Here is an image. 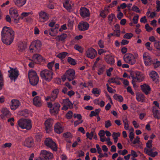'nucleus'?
I'll list each match as a JSON object with an SVG mask.
<instances>
[{
	"mask_svg": "<svg viewBox=\"0 0 160 160\" xmlns=\"http://www.w3.org/2000/svg\"><path fill=\"white\" fill-rule=\"evenodd\" d=\"M2 41L7 45H10L13 41L14 32L10 27H4L1 32Z\"/></svg>",
	"mask_w": 160,
	"mask_h": 160,
	"instance_id": "obj_1",
	"label": "nucleus"
},
{
	"mask_svg": "<svg viewBox=\"0 0 160 160\" xmlns=\"http://www.w3.org/2000/svg\"><path fill=\"white\" fill-rule=\"evenodd\" d=\"M54 74L52 70H43L40 72V76L42 79L47 82H50L53 78Z\"/></svg>",
	"mask_w": 160,
	"mask_h": 160,
	"instance_id": "obj_2",
	"label": "nucleus"
},
{
	"mask_svg": "<svg viewBox=\"0 0 160 160\" xmlns=\"http://www.w3.org/2000/svg\"><path fill=\"white\" fill-rule=\"evenodd\" d=\"M138 57V55L137 53L134 55L131 53H128L123 56V59L125 62L131 65H133L135 63L136 59Z\"/></svg>",
	"mask_w": 160,
	"mask_h": 160,
	"instance_id": "obj_3",
	"label": "nucleus"
},
{
	"mask_svg": "<svg viewBox=\"0 0 160 160\" xmlns=\"http://www.w3.org/2000/svg\"><path fill=\"white\" fill-rule=\"evenodd\" d=\"M19 126L22 129L30 130L32 128L31 121L28 119H22L18 121Z\"/></svg>",
	"mask_w": 160,
	"mask_h": 160,
	"instance_id": "obj_4",
	"label": "nucleus"
},
{
	"mask_svg": "<svg viewBox=\"0 0 160 160\" xmlns=\"http://www.w3.org/2000/svg\"><path fill=\"white\" fill-rule=\"evenodd\" d=\"M28 76L31 85L34 86L38 84L39 78L35 71L32 70L29 71Z\"/></svg>",
	"mask_w": 160,
	"mask_h": 160,
	"instance_id": "obj_5",
	"label": "nucleus"
},
{
	"mask_svg": "<svg viewBox=\"0 0 160 160\" xmlns=\"http://www.w3.org/2000/svg\"><path fill=\"white\" fill-rule=\"evenodd\" d=\"M41 43L39 40L34 41L31 43L30 46V52H38L41 49Z\"/></svg>",
	"mask_w": 160,
	"mask_h": 160,
	"instance_id": "obj_6",
	"label": "nucleus"
},
{
	"mask_svg": "<svg viewBox=\"0 0 160 160\" xmlns=\"http://www.w3.org/2000/svg\"><path fill=\"white\" fill-rule=\"evenodd\" d=\"M48 107L50 108V111L51 114L56 115L57 114L59 110L60 105L58 103H55L53 104L50 102L47 103Z\"/></svg>",
	"mask_w": 160,
	"mask_h": 160,
	"instance_id": "obj_7",
	"label": "nucleus"
},
{
	"mask_svg": "<svg viewBox=\"0 0 160 160\" xmlns=\"http://www.w3.org/2000/svg\"><path fill=\"white\" fill-rule=\"evenodd\" d=\"M97 54L96 50L91 47L88 48L85 51V54L86 57L91 59H94Z\"/></svg>",
	"mask_w": 160,
	"mask_h": 160,
	"instance_id": "obj_8",
	"label": "nucleus"
},
{
	"mask_svg": "<svg viewBox=\"0 0 160 160\" xmlns=\"http://www.w3.org/2000/svg\"><path fill=\"white\" fill-rule=\"evenodd\" d=\"M135 77L132 76V83L133 85L135 84L136 82H141L143 81L144 78V75L139 72H137L135 73Z\"/></svg>",
	"mask_w": 160,
	"mask_h": 160,
	"instance_id": "obj_9",
	"label": "nucleus"
},
{
	"mask_svg": "<svg viewBox=\"0 0 160 160\" xmlns=\"http://www.w3.org/2000/svg\"><path fill=\"white\" fill-rule=\"evenodd\" d=\"M9 73V77L11 80L15 81L18 77L19 73L17 69L10 68V70L8 71Z\"/></svg>",
	"mask_w": 160,
	"mask_h": 160,
	"instance_id": "obj_10",
	"label": "nucleus"
},
{
	"mask_svg": "<svg viewBox=\"0 0 160 160\" xmlns=\"http://www.w3.org/2000/svg\"><path fill=\"white\" fill-rule=\"evenodd\" d=\"M45 145L47 147H50L54 151L57 150V147L56 143L50 138H47L45 141Z\"/></svg>",
	"mask_w": 160,
	"mask_h": 160,
	"instance_id": "obj_11",
	"label": "nucleus"
},
{
	"mask_svg": "<svg viewBox=\"0 0 160 160\" xmlns=\"http://www.w3.org/2000/svg\"><path fill=\"white\" fill-rule=\"evenodd\" d=\"M75 72L73 69H69L67 70L65 74V76L69 81L74 79L75 78Z\"/></svg>",
	"mask_w": 160,
	"mask_h": 160,
	"instance_id": "obj_12",
	"label": "nucleus"
},
{
	"mask_svg": "<svg viewBox=\"0 0 160 160\" xmlns=\"http://www.w3.org/2000/svg\"><path fill=\"white\" fill-rule=\"evenodd\" d=\"M40 155L44 158V160H52L53 157V154L49 151L46 150L41 151Z\"/></svg>",
	"mask_w": 160,
	"mask_h": 160,
	"instance_id": "obj_13",
	"label": "nucleus"
},
{
	"mask_svg": "<svg viewBox=\"0 0 160 160\" xmlns=\"http://www.w3.org/2000/svg\"><path fill=\"white\" fill-rule=\"evenodd\" d=\"M143 59L144 63L146 66H148L151 64L152 60L150 54L148 52H145L143 54Z\"/></svg>",
	"mask_w": 160,
	"mask_h": 160,
	"instance_id": "obj_14",
	"label": "nucleus"
},
{
	"mask_svg": "<svg viewBox=\"0 0 160 160\" xmlns=\"http://www.w3.org/2000/svg\"><path fill=\"white\" fill-rule=\"evenodd\" d=\"M23 144L28 148H31L34 146L33 140L31 137L26 138L23 143Z\"/></svg>",
	"mask_w": 160,
	"mask_h": 160,
	"instance_id": "obj_15",
	"label": "nucleus"
},
{
	"mask_svg": "<svg viewBox=\"0 0 160 160\" xmlns=\"http://www.w3.org/2000/svg\"><path fill=\"white\" fill-rule=\"evenodd\" d=\"M39 21L41 22H44L49 18L48 15L46 12L41 11L39 13Z\"/></svg>",
	"mask_w": 160,
	"mask_h": 160,
	"instance_id": "obj_16",
	"label": "nucleus"
},
{
	"mask_svg": "<svg viewBox=\"0 0 160 160\" xmlns=\"http://www.w3.org/2000/svg\"><path fill=\"white\" fill-rule=\"evenodd\" d=\"M156 148L154 147L148 149H144V152L149 156L152 157H154L157 155L158 153L156 151H154Z\"/></svg>",
	"mask_w": 160,
	"mask_h": 160,
	"instance_id": "obj_17",
	"label": "nucleus"
},
{
	"mask_svg": "<svg viewBox=\"0 0 160 160\" xmlns=\"http://www.w3.org/2000/svg\"><path fill=\"white\" fill-rule=\"evenodd\" d=\"M33 103L36 107H40L42 105L43 102L40 97L37 96L33 98Z\"/></svg>",
	"mask_w": 160,
	"mask_h": 160,
	"instance_id": "obj_18",
	"label": "nucleus"
},
{
	"mask_svg": "<svg viewBox=\"0 0 160 160\" xmlns=\"http://www.w3.org/2000/svg\"><path fill=\"white\" fill-rule=\"evenodd\" d=\"M53 122V119L51 118L48 119L45 121V125L47 132H49L51 131Z\"/></svg>",
	"mask_w": 160,
	"mask_h": 160,
	"instance_id": "obj_19",
	"label": "nucleus"
},
{
	"mask_svg": "<svg viewBox=\"0 0 160 160\" xmlns=\"http://www.w3.org/2000/svg\"><path fill=\"white\" fill-rule=\"evenodd\" d=\"M63 127L59 122L56 123L54 126V129L55 132L58 134H60L63 131Z\"/></svg>",
	"mask_w": 160,
	"mask_h": 160,
	"instance_id": "obj_20",
	"label": "nucleus"
},
{
	"mask_svg": "<svg viewBox=\"0 0 160 160\" xmlns=\"http://www.w3.org/2000/svg\"><path fill=\"white\" fill-rule=\"evenodd\" d=\"M80 14L83 18L88 17L90 15L89 10L86 8H82L80 10Z\"/></svg>",
	"mask_w": 160,
	"mask_h": 160,
	"instance_id": "obj_21",
	"label": "nucleus"
},
{
	"mask_svg": "<svg viewBox=\"0 0 160 160\" xmlns=\"http://www.w3.org/2000/svg\"><path fill=\"white\" fill-rule=\"evenodd\" d=\"M11 102L10 108L12 110H15L20 105L19 101L16 99L12 100Z\"/></svg>",
	"mask_w": 160,
	"mask_h": 160,
	"instance_id": "obj_22",
	"label": "nucleus"
},
{
	"mask_svg": "<svg viewBox=\"0 0 160 160\" xmlns=\"http://www.w3.org/2000/svg\"><path fill=\"white\" fill-rule=\"evenodd\" d=\"M89 27V24L86 22H81L78 26L79 29L81 31L87 30Z\"/></svg>",
	"mask_w": 160,
	"mask_h": 160,
	"instance_id": "obj_23",
	"label": "nucleus"
},
{
	"mask_svg": "<svg viewBox=\"0 0 160 160\" xmlns=\"http://www.w3.org/2000/svg\"><path fill=\"white\" fill-rule=\"evenodd\" d=\"M105 61L109 64L112 65L115 63L114 57L110 54L106 55L105 57Z\"/></svg>",
	"mask_w": 160,
	"mask_h": 160,
	"instance_id": "obj_24",
	"label": "nucleus"
},
{
	"mask_svg": "<svg viewBox=\"0 0 160 160\" xmlns=\"http://www.w3.org/2000/svg\"><path fill=\"white\" fill-rule=\"evenodd\" d=\"M73 5L71 0H64L63 1V7L69 11H70L72 9Z\"/></svg>",
	"mask_w": 160,
	"mask_h": 160,
	"instance_id": "obj_25",
	"label": "nucleus"
},
{
	"mask_svg": "<svg viewBox=\"0 0 160 160\" xmlns=\"http://www.w3.org/2000/svg\"><path fill=\"white\" fill-rule=\"evenodd\" d=\"M141 87L142 91L146 95L149 93L151 90L149 86L146 84L141 85Z\"/></svg>",
	"mask_w": 160,
	"mask_h": 160,
	"instance_id": "obj_26",
	"label": "nucleus"
},
{
	"mask_svg": "<svg viewBox=\"0 0 160 160\" xmlns=\"http://www.w3.org/2000/svg\"><path fill=\"white\" fill-rule=\"evenodd\" d=\"M59 27V26L58 24L55 25L49 31L50 35L53 36H56L58 34V29Z\"/></svg>",
	"mask_w": 160,
	"mask_h": 160,
	"instance_id": "obj_27",
	"label": "nucleus"
},
{
	"mask_svg": "<svg viewBox=\"0 0 160 160\" xmlns=\"http://www.w3.org/2000/svg\"><path fill=\"white\" fill-rule=\"evenodd\" d=\"M9 13L12 18L18 17V15L17 9L15 7H12L10 8Z\"/></svg>",
	"mask_w": 160,
	"mask_h": 160,
	"instance_id": "obj_28",
	"label": "nucleus"
},
{
	"mask_svg": "<svg viewBox=\"0 0 160 160\" xmlns=\"http://www.w3.org/2000/svg\"><path fill=\"white\" fill-rule=\"evenodd\" d=\"M33 61L35 62L36 63H39L42 62L43 58L39 54H35L32 57Z\"/></svg>",
	"mask_w": 160,
	"mask_h": 160,
	"instance_id": "obj_29",
	"label": "nucleus"
},
{
	"mask_svg": "<svg viewBox=\"0 0 160 160\" xmlns=\"http://www.w3.org/2000/svg\"><path fill=\"white\" fill-rule=\"evenodd\" d=\"M149 76L153 81L156 82H158L159 77L156 72L154 71H151L149 73Z\"/></svg>",
	"mask_w": 160,
	"mask_h": 160,
	"instance_id": "obj_30",
	"label": "nucleus"
},
{
	"mask_svg": "<svg viewBox=\"0 0 160 160\" xmlns=\"http://www.w3.org/2000/svg\"><path fill=\"white\" fill-rule=\"evenodd\" d=\"M136 99L138 102H143L145 101V96L143 94L138 92L136 94Z\"/></svg>",
	"mask_w": 160,
	"mask_h": 160,
	"instance_id": "obj_31",
	"label": "nucleus"
},
{
	"mask_svg": "<svg viewBox=\"0 0 160 160\" xmlns=\"http://www.w3.org/2000/svg\"><path fill=\"white\" fill-rule=\"evenodd\" d=\"M59 93L58 89H55L53 90L50 95L51 97V101H54L57 98Z\"/></svg>",
	"mask_w": 160,
	"mask_h": 160,
	"instance_id": "obj_32",
	"label": "nucleus"
},
{
	"mask_svg": "<svg viewBox=\"0 0 160 160\" xmlns=\"http://www.w3.org/2000/svg\"><path fill=\"white\" fill-rule=\"evenodd\" d=\"M152 111L154 117L158 119H160V108L157 109L153 108Z\"/></svg>",
	"mask_w": 160,
	"mask_h": 160,
	"instance_id": "obj_33",
	"label": "nucleus"
},
{
	"mask_svg": "<svg viewBox=\"0 0 160 160\" xmlns=\"http://www.w3.org/2000/svg\"><path fill=\"white\" fill-rule=\"evenodd\" d=\"M27 0H14L15 4L18 7L20 8L24 5Z\"/></svg>",
	"mask_w": 160,
	"mask_h": 160,
	"instance_id": "obj_34",
	"label": "nucleus"
},
{
	"mask_svg": "<svg viewBox=\"0 0 160 160\" xmlns=\"http://www.w3.org/2000/svg\"><path fill=\"white\" fill-rule=\"evenodd\" d=\"M116 17L115 15L113 14L109 15L108 16V22L111 25L114 24L116 21Z\"/></svg>",
	"mask_w": 160,
	"mask_h": 160,
	"instance_id": "obj_35",
	"label": "nucleus"
},
{
	"mask_svg": "<svg viewBox=\"0 0 160 160\" xmlns=\"http://www.w3.org/2000/svg\"><path fill=\"white\" fill-rule=\"evenodd\" d=\"M146 15L148 17L153 18L156 17V13L155 12H151L150 9H148Z\"/></svg>",
	"mask_w": 160,
	"mask_h": 160,
	"instance_id": "obj_36",
	"label": "nucleus"
},
{
	"mask_svg": "<svg viewBox=\"0 0 160 160\" xmlns=\"http://www.w3.org/2000/svg\"><path fill=\"white\" fill-rule=\"evenodd\" d=\"M62 103L64 104V105L68 106L70 108H71L72 107V104L70 102L68 99L63 100Z\"/></svg>",
	"mask_w": 160,
	"mask_h": 160,
	"instance_id": "obj_37",
	"label": "nucleus"
},
{
	"mask_svg": "<svg viewBox=\"0 0 160 160\" xmlns=\"http://www.w3.org/2000/svg\"><path fill=\"white\" fill-rule=\"evenodd\" d=\"M68 54V53L67 52H64L58 53L56 55V57L62 59L65 58Z\"/></svg>",
	"mask_w": 160,
	"mask_h": 160,
	"instance_id": "obj_38",
	"label": "nucleus"
},
{
	"mask_svg": "<svg viewBox=\"0 0 160 160\" xmlns=\"http://www.w3.org/2000/svg\"><path fill=\"white\" fill-rule=\"evenodd\" d=\"M92 92L96 96L98 97L100 94L101 91L98 88H94L92 89Z\"/></svg>",
	"mask_w": 160,
	"mask_h": 160,
	"instance_id": "obj_39",
	"label": "nucleus"
},
{
	"mask_svg": "<svg viewBox=\"0 0 160 160\" xmlns=\"http://www.w3.org/2000/svg\"><path fill=\"white\" fill-rule=\"evenodd\" d=\"M120 134L119 132H113L112 136L113 138L114 141L115 143H116L118 141V137L120 136Z\"/></svg>",
	"mask_w": 160,
	"mask_h": 160,
	"instance_id": "obj_40",
	"label": "nucleus"
},
{
	"mask_svg": "<svg viewBox=\"0 0 160 160\" xmlns=\"http://www.w3.org/2000/svg\"><path fill=\"white\" fill-rule=\"evenodd\" d=\"M113 97L115 99L118 100L120 102H122L123 101V98L120 95L115 94L113 96Z\"/></svg>",
	"mask_w": 160,
	"mask_h": 160,
	"instance_id": "obj_41",
	"label": "nucleus"
},
{
	"mask_svg": "<svg viewBox=\"0 0 160 160\" xmlns=\"http://www.w3.org/2000/svg\"><path fill=\"white\" fill-rule=\"evenodd\" d=\"M129 137L131 141H132L134 138V129L132 128H131L129 130Z\"/></svg>",
	"mask_w": 160,
	"mask_h": 160,
	"instance_id": "obj_42",
	"label": "nucleus"
},
{
	"mask_svg": "<svg viewBox=\"0 0 160 160\" xmlns=\"http://www.w3.org/2000/svg\"><path fill=\"white\" fill-rule=\"evenodd\" d=\"M1 112L4 115L6 116L10 114L8 109L5 108H3L2 109Z\"/></svg>",
	"mask_w": 160,
	"mask_h": 160,
	"instance_id": "obj_43",
	"label": "nucleus"
},
{
	"mask_svg": "<svg viewBox=\"0 0 160 160\" xmlns=\"http://www.w3.org/2000/svg\"><path fill=\"white\" fill-rule=\"evenodd\" d=\"M98 135L100 137V141L102 142H104V140L102 139V138L104 137V136H105V131L102 130H101L99 132Z\"/></svg>",
	"mask_w": 160,
	"mask_h": 160,
	"instance_id": "obj_44",
	"label": "nucleus"
},
{
	"mask_svg": "<svg viewBox=\"0 0 160 160\" xmlns=\"http://www.w3.org/2000/svg\"><path fill=\"white\" fill-rule=\"evenodd\" d=\"M74 48L80 53H82L83 52V48L78 45H75L74 46Z\"/></svg>",
	"mask_w": 160,
	"mask_h": 160,
	"instance_id": "obj_45",
	"label": "nucleus"
},
{
	"mask_svg": "<svg viewBox=\"0 0 160 160\" xmlns=\"http://www.w3.org/2000/svg\"><path fill=\"white\" fill-rule=\"evenodd\" d=\"M63 137L66 138H70L72 137V134L69 132L64 133L63 134Z\"/></svg>",
	"mask_w": 160,
	"mask_h": 160,
	"instance_id": "obj_46",
	"label": "nucleus"
},
{
	"mask_svg": "<svg viewBox=\"0 0 160 160\" xmlns=\"http://www.w3.org/2000/svg\"><path fill=\"white\" fill-rule=\"evenodd\" d=\"M152 140H149L146 143V147L144 149H148L149 148H152Z\"/></svg>",
	"mask_w": 160,
	"mask_h": 160,
	"instance_id": "obj_47",
	"label": "nucleus"
},
{
	"mask_svg": "<svg viewBox=\"0 0 160 160\" xmlns=\"http://www.w3.org/2000/svg\"><path fill=\"white\" fill-rule=\"evenodd\" d=\"M68 61L70 64L73 65H75L76 63L74 59L71 58L70 57L68 58Z\"/></svg>",
	"mask_w": 160,
	"mask_h": 160,
	"instance_id": "obj_48",
	"label": "nucleus"
},
{
	"mask_svg": "<svg viewBox=\"0 0 160 160\" xmlns=\"http://www.w3.org/2000/svg\"><path fill=\"white\" fill-rule=\"evenodd\" d=\"M154 46L157 49L160 50V42L156 41L154 44Z\"/></svg>",
	"mask_w": 160,
	"mask_h": 160,
	"instance_id": "obj_49",
	"label": "nucleus"
},
{
	"mask_svg": "<svg viewBox=\"0 0 160 160\" xmlns=\"http://www.w3.org/2000/svg\"><path fill=\"white\" fill-rule=\"evenodd\" d=\"M67 35L65 34H62L58 36V39L59 41H63L67 37Z\"/></svg>",
	"mask_w": 160,
	"mask_h": 160,
	"instance_id": "obj_50",
	"label": "nucleus"
},
{
	"mask_svg": "<svg viewBox=\"0 0 160 160\" xmlns=\"http://www.w3.org/2000/svg\"><path fill=\"white\" fill-rule=\"evenodd\" d=\"M95 133L94 132H91L90 133L87 132L86 133V136L88 138L91 140L93 136H94Z\"/></svg>",
	"mask_w": 160,
	"mask_h": 160,
	"instance_id": "obj_51",
	"label": "nucleus"
},
{
	"mask_svg": "<svg viewBox=\"0 0 160 160\" xmlns=\"http://www.w3.org/2000/svg\"><path fill=\"white\" fill-rule=\"evenodd\" d=\"M153 66L154 68H155L160 69V61H157L154 62Z\"/></svg>",
	"mask_w": 160,
	"mask_h": 160,
	"instance_id": "obj_52",
	"label": "nucleus"
},
{
	"mask_svg": "<svg viewBox=\"0 0 160 160\" xmlns=\"http://www.w3.org/2000/svg\"><path fill=\"white\" fill-rule=\"evenodd\" d=\"M12 145V143L11 142H7L2 144V148H9L11 147Z\"/></svg>",
	"mask_w": 160,
	"mask_h": 160,
	"instance_id": "obj_53",
	"label": "nucleus"
},
{
	"mask_svg": "<svg viewBox=\"0 0 160 160\" xmlns=\"http://www.w3.org/2000/svg\"><path fill=\"white\" fill-rule=\"evenodd\" d=\"M133 34L131 33H127L123 36L124 38L130 39L133 36Z\"/></svg>",
	"mask_w": 160,
	"mask_h": 160,
	"instance_id": "obj_54",
	"label": "nucleus"
},
{
	"mask_svg": "<svg viewBox=\"0 0 160 160\" xmlns=\"http://www.w3.org/2000/svg\"><path fill=\"white\" fill-rule=\"evenodd\" d=\"M151 43L149 42H147L145 44V46L146 48L149 51H152V48L150 46Z\"/></svg>",
	"mask_w": 160,
	"mask_h": 160,
	"instance_id": "obj_55",
	"label": "nucleus"
},
{
	"mask_svg": "<svg viewBox=\"0 0 160 160\" xmlns=\"http://www.w3.org/2000/svg\"><path fill=\"white\" fill-rule=\"evenodd\" d=\"M105 69V67L104 66H102L98 70V74L99 75L102 74Z\"/></svg>",
	"mask_w": 160,
	"mask_h": 160,
	"instance_id": "obj_56",
	"label": "nucleus"
},
{
	"mask_svg": "<svg viewBox=\"0 0 160 160\" xmlns=\"http://www.w3.org/2000/svg\"><path fill=\"white\" fill-rule=\"evenodd\" d=\"M54 63L53 61L49 62L47 65L48 68L50 69L49 70H52V67H53Z\"/></svg>",
	"mask_w": 160,
	"mask_h": 160,
	"instance_id": "obj_57",
	"label": "nucleus"
},
{
	"mask_svg": "<svg viewBox=\"0 0 160 160\" xmlns=\"http://www.w3.org/2000/svg\"><path fill=\"white\" fill-rule=\"evenodd\" d=\"M139 18V16L138 15H136L134 16L133 19V22L135 24L137 23Z\"/></svg>",
	"mask_w": 160,
	"mask_h": 160,
	"instance_id": "obj_58",
	"label": "nucleus"
},
{
	"mask_svg": "<svg viewBox=\"0 0 160 160\" xmlns=\"http://www.w3.org/2000/svg\"><path fill=\"white\" fill-rule=\"evenodd\" d=\"M112 126V124L110 120L106 121L105 122V126L106 128H108Z\"/></svg>",
	"mask_w": 160,
	"mask_h": 160,
	"instance_id": "obj_59",
	"label": "nucleus"
},
{
	"mask_svg": "<svg viewBox=\"0 0 160 160\" xmlns=\"http://www.w3.org/2000/svg\"><path fill=\"white\" fill-rule=\"evenodd\" d=\"M73 117L74 118H77L78 120H82V117L80 114H74L73 115Z\"/></svg>",
	"mask_w": 160,
	"mask_h": 160,
	"instance_id": "obj_60",
	"label": "nucleus"
},
{
	"mask_svg": "<svg viewBox=\"0 0 160 160\" xmlns=\"http://www.w3.org/2000/svg\"><path fill=\"white\" fill-rule=\"evenodd\" d=\"M131 155L132 157V158H136L138 157V154L134 150H131Z\"/></svg>",
	"mask_w": 160,
	"mask_h": 160,
	"instance_id": "obj_61",
	"label": "nucleus"
},
{
	"mask_svg": "<svg viewBox=\"0 0 160 160\" xmlns=\"http://www.w3.org/2000/svg\"><path fill=\"white\" fill-rule=\"evenodd\" d=\"M108 14L105 12V11L102 10L101 11L100 13V16L103 18H105L106 17Z\"/></svg>",
	"mask_w": 160,
	"mask_h": 160,
	"instance_id": "obj_62",
	"label": "nucleus"
},
{
	"mask_svg": "<svg viewBox=\"0 0 160 160\" xmlns=\"http://www.w3.org/2000/svg\"><path fill=\"white\" fill-rule=\"evenodd\" d=\"M132 11H135L137 12H140V11L138 7L136 6H134L132 7Z\"/></svg>",
	"mask_w": 160,
	"mask_h": 160,
	"instance_id": "obj_63",
	"label": "nucleus"
},
{
	"mask_svg": "<svg viewBox=\"0 0 160 160\" xmlns=\"http://www.w3.org/2000/svg\"><path fill=\"white\" fill-rule=\"evenodd\" d=\"M156 4H157V11L158 12L160 10V1H156Z\"/></svg>",
	"mask_w": 160,
	"mask_h": 160,
	"instance_id": "obj_64",
	"label": "nucleus"
}]
</instances>
